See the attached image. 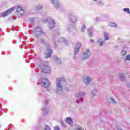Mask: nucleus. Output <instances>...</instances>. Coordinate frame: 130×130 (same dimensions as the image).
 <instances>
[{"label": "nucleus", "mask_w": 130, "mask_h": 130, "mask_svg": "<svg viewBox=\"0 0 130 130\" xmlns=\"http://www.w3.org/2000/svg\"><path fill=\"white\" fill-rule=\"evenodd\" d=\"M121 55L124 56V55H126V51L123 50L121 52Z\"/></svg>", "instance_id": "obj_14"}, {"label": "nucleus", "mask_w": 130, "mask_h": 130, "mask_svg": "<svg viewBox=\"0 0 130 130\" xmlns=\"http://www.w3.org/2000/svg\"><path fill=\"white\" fill-rule=\"evenodd\" d=\"M77 130H84V129H82V128H77Z\"/></svg>", "instance_id": "obj_22"}, {"label": "nucleus", "mask_w": 130, "mask_h": 130, "mask_svg": "<svg viewBox=\"0 0 130 130\" xmlns=\"http://www.w3.org/2000/svg\"><path fill=\"white\" fill-rule=\"evenodd\" d=\"M58 82L57 83V87L58 89H60V90H62V86L60 84V81H61V79L58 78L57 79Z\"/></svg>", "instance_id": "obj_5"}, {"label": "nucleus", "mask_w": 130, "mask_h": 130, "mask_svg": "<svg viewBox=\"0 0 130 130\" xmlns=\"http://www.w3.org/2000/svg\"><path fill=\"white\" fill-rule=\"evenodd\" d=\"M48 83H49V81L47 79L43 78L42 79V81L40 82V84L41 85H42V86H44V87H45L46 84H48Z\"/></svg>", "instance_id": "obj_4"}, {"label": "nucleus", "mask_w": 130, "mask_h": 130, "mask_svg": "<svg viewBox=\"0 0 130 130\" xmlns=\"http://www.w3.org/2000/svg\"><path fill=\"white\" fill-rule=\"evenodd\" d=\"M66 122L70 125H71V124H73V121L72 120V119H71L70 117L67 118Z\"/></svg>", "instance_id": "obj_7"}, {"label": "nucleus", "mask_w": 130, "mask_h": 130, "mask_svg": "<svg viewBox=\"0 0 130 130\" xmlns=\"http://www.w3.org/2000/svg\"><path fill=\"white\" fill-rule=\"evenodd\" d=\"M81 46H82V43L78 42L76 44V48L80 49Z\"/></svg>", "instance_id": "obj_11"}, {"label": "nucleus", "mask_w": 130, "mask_h": 130, "mask_svg": "<svg viewBox=\"0 0 130 130\" xmlns=\"http://www.w3.org/2000/svg\"><path fill=\"white\" fill-rule=\"evenodd\" d=\"M126 60H130V55H128L126 56Z\"/></svg>", "instance_id": "obj_17"}, {"label": "nucleus", "mask_w": 130, "mask_h": 130, "mask_svg": "<svg viewBox=\"0 0 130 130\" xmlns=\"http://www.w3.org/2000/svg\"><path fill=\"white\" fill-rule=\"evenodd\" d=\"M89 52H90V50L87 49L86 52L83 53L84 55H85V56L86 55L87 56L86 57L85 59L89 58V55L88 54H89Z\"/></svg>", "instance_id": "obj_9"}, {"label": "nucleus", "mask_w": 130, "mask_h": 130, "mask_svg": "<svg viewBox=\"0 0 130 130\" xmlns=\"http://www.w3.org/2000/svg\"><path fill=\"white\" fill-rule=\"evenodd\" d=\"M45 130H51L50 127L49 125H46L45 127Z\"/></svg>", "instance_id": "obj_16"}, {"label": "nucleus", "mask_w": 130, "mask_h": 130, "mask_svg": "<svg viewBox=\"0 0 130 130\" xmlns=\"http://www.w3.org/2000/svg\"><path fill=\"white\" fill-rule=\"evenodd\" d=\"M98 42H100V41H99Z\"/></svg>", "instance_id": "obj_29"}, {"label": "nucleus", "mask_w": 130, "mask_h": 130, "mask_svg": "<svg viewBox=\"0 0 130 130\" xmlns=\"http://www.w3.org/2000/svg\"><path fill=\"white\" fill-rule=\"evenodd\" d=\"M79 50H80V49H79L78 48H75V49L74 50L75 54H77V53H78V52H79Z\"/></svg>", "instance_id": "obj_15"}, {"label": "nucleus", "mask_w": 130, "mask_h": 130, "mask_svg": "<svg viewBox=\"0 0 130 130\" xmlns=\"http://www.w3.org/2000/svg\"><path fill=\"white\" fill-rule=\"evenodd\" d=\"M49 48L46 49V52L45 53L46 56L45 58H48V57H50L51 56V53H52V50L50 49V46L48 45Z\"/></svg>", "instance_id": "obj_2"}, {"label": "nucleus", "mask_w": 130, "mask_h": 130, "mask_svg": "<svg viewBox=\"0 0 130 130\" xmlns=\"http://www.w3.org/2000/svg\"><path fill=\"white\" fill-rule=\"evenodd\" d=\"M90 36H92V34H89Z\"/></svg>", "instance_id": "obj_27"}, {"label": "nucleus", "mask_w": 130, "mask_h": 130, "mask_svg": "<svg viewBox=\"0 0 130 130\" xmlns=\"http://www.w3.org/2000/svg\"><path fill=\"white\" fill-rule=\"evenodd\" d=\"M121 78H122V76H121Z\"/></svg>", "instance_id": "obj_30"}, {"label": "nucleus", "mask_w": 130, "mask_h": 130, "mask_svg": "<svg viewBox=\"0 0 130 130\" xmlns=\"http://www.w3.org/2000/svg\"><path fill=\"white\" fill-rule=\"evenodd\" d=\"M94 1H97V0H94Z\"/></svg>", "instance_id": "obj_31"}, {"label": "nucleus", "mask_w": 130, "mask_h": 130, "mask_svg": "<svg viewBox=\"0 0 130 130\" xmlns=\"http://www.w3.org/2000/svg\"><path fill=\"white\" fill-rule=\"evenodd\" d=\"M91 81H92V78H91V77H86L84 79V82L85 84H88V83H90V82Z\"/></svg>", "instance_id": "obj_6"}, {"label": "nucleus", "mask_w": 130, "mask_h": 130, "mask_svg": "<svg viewBox=\"0 0 130 130\" xmlns=\"http://www.w3.org/2000/svg\"><path fill=\"white\" fill-rule=\"evenodd\" d=\"M82 29H86V26H83L82 27Z\"/></svg>", "instance_id": "obj_23"}, {"label": "nucleus", "mask_w": 130, "mask_h": 130, "mask_svg": "<svg viewBox=\"0 0 130 130\" xmlns=\"http://www.w3.org/2000/svg\"><path fill=\"white\" fill-rule=\"evenodd\" d=\"M109 25L111 27H113L114 28H115V27H116V24H115V23L114 22H111L109 23Z\"/></svg>", "instance_id": "obj_10"}, {"label": "nucleus", "mask_w": 130, "mask_h": 130, "mask_svg": "<svg viewBox=\"0 0 130 130\" xmlns=\"http://www.w3.org/2000/svg\"><path fill=\"white\" fill-rule=\"evenodd\" d=\"M92 95H96V94H94V93H92Z\"/></svg>", "instance_id": "obj_28"}, {"label": "nucleus", "mask_w": 130, "mask_h": 130, "mask_svg": "<svg viewBox=\"0 0 130 130\" xmlns=\"http://www.w3.org/2000/svg\"><path fill=\"white\" fill-rule=\"evenodd\" d=\"M41 42H42V43H44V40H41Z\"/></svg>", "instance_id": "obj_26"}, {"label": "nucleus", "mask_w": 130, "mask_h": 130, "mask_svg": "<svg viewBox=\"0 0 130 130\" xmlns=\"http://www.w3.org/2000/svg\"><path fill=\"white\" fill-rule=\"evenodd\" d=\"M123 11L124 12H125L127 14H130L129 8H124Z\"/></svg>", "instance_id": "obj_12"}, {"label": "nucleus", "mask_w": 130, "mask_h": 130, "mask_svg": "<svg viewBox=\"0 0 130 130\" xmlns=\"http://www.w3.org/2000/svg\"><path fill=\"white\" fill-rule=\"evenodd\" d=\"M104 38L105 40H107L108 39V34L104 32Z\"/></svg>", "instance_id": "obj_13"}, {"label": "nucleus", "mask_w": 130, "mask_h": 130, "mask_svg": "<svg viewBox=\"0 0 130 130\" xmlns=\"http://www.w3.org/2000/svg\"><path fill=\"white\" fill-rule=\"evenodd\" d=\"M54 130H60L59 129V127H57V126H56L54 128Z\"/></svg>", "instance_id": "obj_19"}, {"label": "nucleus", "mask_w": 130, "mask_h": 130, "mask_svg": "<svg viewBox=\"0 0 130 130\" xmlns=\"http://www.w3.org/2000/svg\"><path fill=\"white\" fill-rule=\"evenodd\" d=\"M52 4H55V3H57L58 0H51Z\"/></svg>", "instance_id": "obj_18"}, {"label": "nucleus", "mask_w": 130, "mask_h": 130, "mask_svg": "<svg viewBox=\"0 0 130 130\" xmlns=\"http://www.w3.org/2000/svg\"><path fill=\"white\" fill-rule=\"evenodd\" d=\"M42 71L45 74L50 72V68L49 66H44L42 69Z\"/></svg>", "instance_id": "obj_3"}, {"label": "nucleus", "mask_w": 130, "mask_h": 130, "mask_svg": "<svg viewBox=\"0 0 130 130\" xmlns=\"http://www.w3.org/2000/svg\"><path fill=\"white\" fill-rule=\"evenodd\" d=\"M55 60L57 61H58V60H59V59H58V58L55 59Z\"/></svg>", "instance_id": "obj_25"}, {"label": "nucleus", "mask_w": 130, "mask_h": 130, "mask_svg": "<svg viewBox=\"0 0 130 130\" xmlns=\"http://www.w3.org/2000/svg\"><path fill=\"white\" fill-rule=\"evenodd\" d=\"M15 10V8L12 7L9 9H8L6 11L1 13V17H7V16H9L13 11Z\"/></svg>", "instance_id": "obj_1"}, {"label": "nucleus", "mask_w": 130, "mask_h": 130, "mask_svg": "<svg viewBox=\"0 0 130 130\" xmlns=\"http://www.w3.org/2000/svg\"><path fill=\"white\" fill-rule=\"evenodd\" d=\"M91 42H92V43H94V40H91Z\"/></svg>", "instance_id": "obj_24"}, {"label": "nucleus", "mask_w": 130, "mask_h": 130, "mask_svg": "<svg viewBox=\"0 0 130 130\" xmlns=\"http://www.w3.org/2000/svg\"><path fill=\"white\" fill-rule=\"evenodd\" d=\"M16 12L19 13V12H24V9L21 6H18L17 8Z\"/></svg>", "instance_id": "obj_8"}, {"label": "nucleus", "mask_w": 130, "mask_h": 130, "mask_svg": "<svg viewBox=\"0 0 130 130\" xmlns=\"http://www.w3.org/2000/svg\"><path fill=\"white\" fill-rule=\"evenodd\" d=\"M103 45V42H101L100 44V46H102Z\"/></svg>", "instance_id": "obj_21"}, {"label": "nucleus", "mask_w": 130, "mask_h": 130, "mask_svg": "<svg viewBox=\"0 0 130 130\" xmlns=\"http://www.w3.org/2000/svg\"><path fill=\"white\" fill-rule=\"evenodd\" d=\"M112 103H115V100L113 99H112Z\"/></svg>", "instance_id": "obj_20"}]
</instances>
